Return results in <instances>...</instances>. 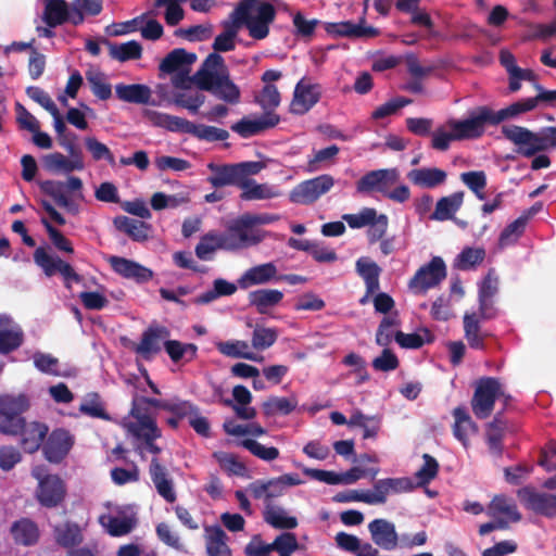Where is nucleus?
Returning <instances> with one entry per match:
<instances>
[{"instance_id": "7c9ffc66", "label": "nucleus", "mask_w": 556, "mask_h": 556, "mask_svg": "<svg viewBox=\"0 0 556 556\" xmlns=\"http://www.w3.org/2000/svg\"><path fill=\"white\" fill-rule=\"evenodd\" d=\"M498 280L489 273L479 287V311L484 319L494 317L493 298L497 293Z\"/></svg>"}, {"instance_id": "3c124183", "label": "nucleus", "mask_w": 556, "mask_h": 556, "mask_svg": "<svg viewBox=\"0 0 556 556\" xmlns=\"http://www.w3.org/2000/svg\"><path fill=\"white\" fill-rule=\"evenodd\" d=\"M165 351L174 363H189L195 358L198 348L192 343L168 340L165 341Z\"/></svg>"}, {"instance_id": "680f3d73", "label": "nucleus", "mask_w": 556, "mask_h": 556, "mask_svg": "<svg viewBox=\"0 0 556 556\" xmlns=\"http://www.w3.org/2000/svg\"><path fill=\"white\" fill-rule=\"evenodd\" d=\"M527 219L519 217L510 223L501 233L498 245L501 249L509 247L517 242L525 231Z\"/></svg>"}, {"instance_id": "774afa93", "label": "nucleus", "mask_w": 556, "mask_h": 556, "mask_svg": "<svg viewBox=\"0 0 556 556\" xmlns=\"http://www.w3.org/2000/svg\"><path fill=\"white\" fill-rule=\"evenodd\" d=\"M278 333L273 328L257 326L252 334V346L256 350H266L277 340Z\"/></svg>"}, {"instance_id": "4d7b16f0", "label": "nucleus", "mask_w": 556, "mask_h": 556, "mask_svg": "<svg viewBox=\"0 0 556 556\" xmlns=\"http://www.w3.org/2000/svg\"><path fill=\"white\" fill-rule=\"evenodd\" d=\"M33 359H34L35 367L43 374L59 376V377H68L72 375L71 372L61 371L59 369L58 358L53 357L50 354L36 352L33 355Z\"/></svg>"}, {"instance_id": "4be33fe9", "label": "nucleus", "mask_w": 556, "mask_h": 556, "mask_svg": "<svg viewBox=\"0 0 556 556\" xmlns=\"http://www.w3.org/2000/svg\"><path fill=\"white\" fill-rule=\"evenodd\" d=\"M397 179L399 172L395 168L372 170L358 180L356 188L359 192L377 190L384 194Z\"/></svg>"}, {"instance_id": "4468645a", "label": "nucleus", "mask_w": 556, "mask_h": 556, "mask_svg": "<svg viewBox=\"0 0 556 556\" xmlns=\"http://www.w3.org/2000/svg\"><path fill=\"white\" fill-rule=\"evenodd\" d=\"M124 429L135 440L136 451L143 457L146 453L159 454L161 448L154 444V440L161 435L155 421L147 420L144 424L122 420Z\"/></svg>"}, {"instance_id": "dca6fc26", "label": "nucleus", "mask_w": 556, "mask_h": 556, "mask_svg": "<svg viewBox=\"0 0 556 556\" xmlns=\"http://www.w3.org/2000/svg\"><path fill=\"white\" fill-rule=\"evenodd\" d=\"M321 86L303 77L294 87L290 112L296 115L307 113L320 99Z\"/></svg>"}, {"instance_id": "1a4fd4ad", "label": "nucleus", "mask_w": 556, "mask_h": 556, "mask_svg": "<svg viewBox=\"0 0 556 556\" xmlns=\"http://www.w3.org/2000/svg\"><path fill=\"white\" fill-rule=\"evenodd\" d=\"M496 125L494 111L488 106H480L469 113L464 119L451 118V127L457 134L459 141L477 139L481 137L485 130V125Z\"/></svg>"}, {"instance_id": "aec40b11", "label": "nucleus", "mask_w": 556, "mask_h": 556, "mask_svg": "<svg viewBox=\"0 0 556 556\" xmlns=\"http://www.w3.org/2000/svg\"><path fill=\"white\" fill-rule=\"evenodd\" d=\"M73 444L74 439L67 430L52 431L43 446L46 458L51 463H60L68 454Z\"/></svg>"}, {"instance_id": "338daca9", "label": "nucleus", "mask_w": 556, "mask_h": 556, "mask_svg": "<svg viewBox=\"0 0 556 556\" xmlns=\"http://www.w3.org/2000/svg\"><path fill=\"white\" fill-rule=\"evenodd\" d=\"M184 0H155V7H164V18L170 26L177 25L184 18L181 2Z\"/></svg>"}, {"instance_id": "2eb2a0df", "label": "nucleus", "mask_w": 556, "mask_h": 556, "mask_svg": "<svg viewBox=\"0 0 556 556\" xmlns=\"http://www.w3.org/2000/svg\"><path fill=\"white\" fill-rule=\"evenodd\" d=\"M100 525L112 536L126 535L137 523L136 510L132 506H116L110 513L99 517Z\"/></svg>"}, {"instance_id": "a18cd8bd", "label": "nucleus", "mask_w": 556, "mask_h": 556, "mask_svg": "<svg viewBox=\"0 0 556 556\" xmlns=\"http://www.w3.org/2000/svg\"><path fill=\"white\" fill-rule=\"evenodd\" d=\"M11 532L16 543L26 546L35 544L39 538L36 523L29 519H21L14 522Z\"/></svg>"}, {"instance_id": "a19ab883", "label": "nucleus", "mask_w": 556, "mask_h": 556, "mask_svg": "<svg viewBox=\"0 0 556 556\" xmlns=\"http://www.w3.org/2000/svg\"><path fill=\"white\" fill-rule=\"evenodd\" d=\"M453 416L455 418L454 435L464 446H467L469 438L477 432V426L464 407H456Z\"/></svg>"}, {"instance_id": "20e7f679", "label": "nucleus", "mask_w": 556, "mask_h": 556, "mask_svg": "<svg viewBox=\"0 0 556 556\" xmlns=\"http://www.w3.org/2000/svg\"><path fill=\"white\" fill-rule=\"evenodd\" d=\"M502 132L517 147V152L527 157L556 147V127L533 132L521 126L506 125L502 128Z\"/></svg>"}, {"instance_id": "f3484780", "label": "nucleus", "mask_w": 556, "mask_h": 556, "mask_svg": "<svg viewBox=\"0 0 556 556\" xmlns=\"http://www.w3.org/2000/svg\"><path fill=\"white\" fill-rule=\"evenodd\" d=\"M372 542L383 551H394L399 547L400 535L395 525L387 519H374L368 523Z\"/></svg>"}, {"instance_id": "bf43d9fd", "label": "nucleus", "mask_w": 556, "mask_h": 556, "mask_svg": "<svg viewBox=\"0 0 556 556\" xmlns=\"http://www.w3.org/2000/svg\"><path fill=\"white\" fill-rule=\"evenodd\" d=\"M241 445L247 448L252 455L264 460L273 462L280 455L279 450L275 446H266L256 440L245 439L241 442Z\"/></svg>"}, {"instance_id": "09e8293b", "label": "nucleus", "mask_w": 556, "mask_h": 556, "mask_svg": "<svg viewBox=\"0 0 556 556\" xmlns=\"http://www.w3.org/2000/svg\"><path fill=\"white\" fill-rule=\"evenodd\" d=\"M217 250H226L224 235L215 231L204 235L195 247V254L200 260L208 261Z\"/></svg>"}, {"instance_id": "cd10ccee", "label": "nucleus", "mask_w": 556, "mask_h": 556, "mask_svg": "<svg viewBox=\"0 0 556 556\" xmlns=\"http://www.w3.org/2000/svg\"><path fill=\"white\" fill-rule=\"evenodd\" d=\"M240 199L243 201L273 200L282 195V191L275 185L257 182L256 180L243 181Z\"/></svg>"}, {"instance_id": "13d9d810", "label": "nucleus", "mask_w": 556, "mask_h": 556, "mask_svg": "<svg viewBox=\"0 0 556 556\" xmlns=\"http://www.w3.org/2000/svg\"><path fill=\"white\" fill-rule=\"evenodd\" d=\"M54 532L56 542L65 547L79 544L83 540L80 528L74 523H65L56 527Z\"/></svg>"}, {"instance_id": "9b49d317", "label": "nucleus", "mask_w": 556, "mask_h": 556, "mask_svg": "<svg viewBox=\"0 0 556 556\" xmlns=\"http://www.w3.org/2000/svg\"><path fill=\"white\" fill-rule=\"evenodd\" d=\"M334 186V179L328 174L317 176L298 184L289 193L290 202L309 205L316 202Z\"/></svg>"}, {"instance_id": "f03ea898", "label": "nucleus", "mask_w": 556, "mask_h": 556, "mask_svg": "<svg viewBox=\"0 0 556 556\" xmlns=\"http://www.w3.org/2000/svg\"><path fill=\"white\" fill-rule=\"evenodd\" d=\"M276 11L273 4L258 0H240L229 18L240 28L245 26L250 37L265 39L274 22Z\"/></svg>"}, {"instance_id": "f8f14e48", "label": "nucleus", "mask_w": 556, "mask_h": 556, "mask_svg": "<svg viewBox=\"0 0 556 556\" xmlns=\"http://www.w3.org/2000/svg\"><path fill=\"white\" fill-rule=\"evenodd\" d=\"M33 477L38 480L37 498L47 507L56 506L65 495V486L56 475H48L42 466H36L31 470Z\"/></svg>"}, {"instance_id": "0eeeda50", "label": "nucleus", "mask_w": 556, "mask_h": 556, "mask_svg": "<svg viewBox=\"0 0 556 556\" xmlns=\"http://www.w3.org/2000/svg\"><path fill=\"white\" fill-rule=\"evenodd\" d=\"M446 265L442 257L433 256L429 263L420 266L409 279L408 290L415 295H425L438 287L446 277Z\"/></svg>"}, {"instance_id": "c85d7f7f", "label": "nucleus", "mask_w": 556, "mask_h": 556, "mask_svg": "<svg viewBox=\"0 0 556 556\" xmlns=\"http://www.w3.org/2000/svg\"><path fill=\"white\" fill-rule=\"evenodd\" d=\"M326 31L331 35L353 38H371L378 35V29L365 24L362 20L358 24L352 22L328 23Z\"/></svg>"}, {"instance_id": "f704fd0d", "label": "nucleus", "mask_w": 556, "mask_h": 556, "mask_svg": "<svg viewBox=\"0 0 556 556\" xmlns=\"http://www.w3.org/2000/svg\"><path fill=\"white\" fill-rule=\"evenodd\" d=\"M207 169L211 172V175L207 177V181L214 188H222L226 186H237L239 188V179L235 163L217 164L211 162L207 164Z\"/></svg>"}, {"instance_id": "0e129e2a", "label": "nucleus", "mask_w": 556, "mask_h": 556, "mask_svg": "<svg viewBox=\"0 0 556 556\" xmlns=\"http://www.w3.org/2000/svg\"><path fill=\"white\" fill-rule=\"evenodd\" d=\"M432 340L431 333L424 329L417 333H404L397 331L395 333V341L402 346L406 349H418L422 346L425 343H429Z\"/></svg>"}, {"instance_id": "c9c22d12", "label": "nucleus", "mask_w": 556, "mask_h": 556, "mask_svg": "<svg viewBox=\"0 0 556 556\" xmlns=\"http://www.w3.org/2000/svg\"><path fill=\"white\" fill-rule=\"evenodd\" d=\"M22 330L10 317L0 316V353L17 349L22 343Z\"/></svg>"}, {"instance_id": "37998d69", "label": "nucleus", "mask_w": 556, "mask_h": 556, "mask_svg": "<svg viewBox=\"0 0 556 556\" xmlns=\"http://www.w3.org/2000/svg\"><path fill=\"white\" fill-rule=\"evenodd\" d=\"M295 395L269 396L263 404L262 409L265 416L289 415L298 407Z\"/></svg>"}, {"instance_id": "e433bc0d", "label": "nucleus", "mask_w": 556, "mask_h": 556, "mask_svg": "<svg viewBox=\"0 0 556 556\" xmlns=\"http://www.w3.org/2000/svg\"><path fill=\"white\" fill-rule=\"evenodd\" d=\"M193 84H195V80L185 87H175L178 90L174 93V103L195 114L204 103L205 96L200 90L193 88Z\"/></svg>"}, {"instance_id": "4c0bfd02", "label": "nucleus", "mask_w": 556, "mask_h": 556, "mask_svg": "<svg viewBox=\"0 0 556 556\" xmlns=\"http://www.w3.org/2000/svg\"><path fill=\"white\" fill-rule=\"evenodd\" d=\"M464 202V192L457 191L438 200L430 219L444 222L453 219Z\"/></svg>"}, {"instance_id": "f257e3e1", "label": "nucleus", "mask_w": 556, "mask_h": 556, "mask_svg": "<svg viewBox=\"0 0 556 556\" xmlns=\"http://www.w3.org/2000/svg\"><path fill=\"white\" fill-rule=\"evenodd\" d=\"M195 85L201 90L210 91L217 99L235 104L240 100V89L230 79L224 59L211 53L201 68L194 74Z\"/></svg>"}, {"instance_id": "58836bf2", "label": "nucleus", "mask_w": 556, "mask_h": 556, "mask_svg": "<svg viewBox=\"0 0 556 556\" xmlns=\"http://www.w3.org/2000/svg\"><path fill=\"white\" fill-rule=\"evenodd\" d=\"M20 432L22 434L21 442L23 448L28 453H34L42 444V441L48 433V427L45 424L37 421L29 424L24 421V426Z\"/></svg>"}, {"instance_id": "c756f323", "label": "nucleus", "mask_w": 556, "mask_h": 556, "mask_svg": "<svg viewBox=\"0 0 556 556\" xmlns=\"http://www.w3.org/2000/svg\"><path fill=\"white\" fill-rule=\"evenodd\" d=\"M277 275V267L274 263H264L245 270L238 279L241 289H249L252 286L265 285L271 281Z\"/></svg>"}, {"instance_id": "473e14b6", "label": "nucleus", "mask_w": 556, "mask_h": 556, "mask_svg": "<svg viewBox=\"0 0 556 556\" xmlns=\"http://www.w3.org/2000/svg\"><path fill=\"white\" fill-rule=\"evenodd\" d=\"M204 540L208 556H231L227 534L219 526H205Z\"/></svg>"}, {"instance_id": "603ef678", "label": "nucleus", "mask_w": 556, "mask_h": 556, "mask_svg": "<svg viewBox=\"0 0 556 556\" xmlns=\"http://www.w3.org/2000/svg\"><path fill=\"white\" fill-rule=\"evenodd\" d=\"M453 141H459L457 134L451 127V118L431 132V147L438 151H446Z\"/></svg>"}, {"instance_id": "6e6552de", "label": "nucleus", "mask_w": 556, "mask_h": 556, "mask_svg": "<svg viewBox=\"0 0 556 556\" xmlns=\"http://www.w3.org/2000/svg\"><path fill=\"white\" fill-rule=\"evenodd\" d=\"M223 235L226 251H238L256 245L264 238L263 232L253 228L244 214L232 220Z\"/></svg>"}, {"instance_id": "864d4df0", "label": "nucleus", "mask_w": 556, "mask_h": 556, "mask_svg": "<svg viewBox=\"0 0 556 556\" xmlns=\"http://www.w3.org/2000/svg\"><path fill=\"white\" fill-rule=\"evenodd\" d=\"M189 202V194L180 192L177 194H165L163 192H155L151 198V206L155 211L164 208H176Z\"/></svg>"}, {"instance_id": "423d86ee", "label": "nucleus", "mask_w": 556, "mask_h": 556, "mask_svg": "<svg viewBox=\"0 0 556 556\" xmlns=\"http://www.w3.org/2000/svg\"><path fill=\"white\" fill-rule=\"evenodd\" d=\"M42 191L51 197L54 202L72 214L79 212L77 200H83V181L80 178L71 176L65 181L48 180L41 185Z\"/></svg>"}, {"instance_id": "bb28decb", "label": "nucleus", "mask_w": 556, "mask_h": 556, "mask_svg": "<svg viewBox=\"0 0 556 556\" xmlns=\"http://www.w3.org/2000/svg\"><path fill=\"white\" fill-rule=\"evenodd\" d=\"M518 494L530 509L546 516L556 515L555 495L535 492L527 488L520 490Z\"/></svg>"}, {"instance_id": "412c9836", "label": "nucleus", "mask_w": 556, "mask_h": 556, "mask_svg": "<svg viewBox=\"0 0 556 556\" xmlns=\"http://www.w3.org/2000/svg\"><path fill=\"white\" fill-rule=\"evenodd\" d=\"M149 473L157 494L166 502L174 503L177 498L174 480L157 458L151 460Z\"/></svg>"}, {"instance_id": "39448f33", "label": "nucleus", "mask_w": 556, "mask_h": 556, "mask_svg": "<svg viewBox=\"0 0 556 556\" xmlns=\"http://www.w3.org/2000/svg\"><path fill=\"white\" fill-rule=\"evenodd\" d=\"M30 400L24 393L0 394V432L17 434L24 426L23 414L28 410Z\"/></svg>"}, {"instance_id": "49530a36", "label": "nucleus", "mask_w": 556, "mask_h": 556, "mask_svg": "<svg viewBox=\"0 0 556 556\" xmlns=\"http://www.w3.org/2000/svg\"><path fill=\"white\" fill-rule=\"evenodd\" d=\"M68 4L65 0H45L43 21L50 27H55L67 21Z\"/></svg>"}, {"instance_id": "2f4dec72", "label": "nucleus", "mask_w": 556, "mask_h": 556, "mask_svg": "<svg viewBox=\"0 0 556 556\" xmlns=\"http://www.w3.org/2000/svg\"><path fill=\"white\" fill-rule=\"evenodd\" d=\"M486 514L497 520L504 519L506 526L508 522L520 520V514L517 510L515 501L505 495L494 496L486 509Z\"/></svg>"}, {"instance_id": "5fc2aeb1", "label": "nucleus", "mask_w": 556, "mask_h": 556, "mask_svg": "<svg viewBox=\"0 0 556 556\" xmlns=\"http://www.w3.org/2000/svg\"><path fill=\"white\" fill-rule=\"evenodd\" d=\"M225 30L219 34L213 43V49L219 52H227L235 49V39L239 27L232 20L224 23Z\"/></svg>"}, {"instance_id": "5701e85b", "label": "nucleus", "mask_w": 556, "mask_h": 556, "mask_svg": "<svg viewBox=\"0 0 556 556\" xmlns=\"http://www.w3.org/2000/svg\"><path fill=\"white\" fill-rule=\"evenodd\" d=\"M170 336L169 330L160 325L149 327L142 334L136 352L143 357H149L161 351L162 344L165 346V341H168Z\"/></svg>"}, {"instance_id": "9d476101", "label": "nucleus", "mask_w": 556, "mask_h": 556, "mask_svg": "<svg viewBox=\"0 0 556 556\" xmlns=\"http://www.w3.org/2000/svg\"><path fill=\"white\" fill-rule=\"evenodd\" d=\"M195 60L194 53H189L185 49H175L163 59L160 71L174 74L172 78L174 87H185L194 80V75L190 77L189 74Z\"/></svg>"}, {"instance_id": "a878e982", "label": "nucleus", "mask_w": 556, "mask_h": 556, "mask_svg": "<svg viewBox=\"0 0 556 556\" xmlns=\"http://www.w3.org/2000/svg\"><path fill=\"white\" fill-rule=\"evenodd\" d=\"M71 159L60 152L48 154L43 159L45 167L55 174H70L74 170H81L85 166L80 154L74 149Z\"/></svg>"}, {"instance_id": "c03bdc74", "label": "nucleus", "mask_w": 556, "mask_h": 556, "mask_svg": "<svg viewBox=\"0 0 556 556\" xmlns=\"http://www.w3.org/2000/svg\"><path fill=\"white\" fill-rule=\"evenodd\" d=\"M110 56L118 62L139 60L142 55V46L136 40L123 43L108 42Z\"/></svg>"}, {"instance_id": "ea45409f", "label": "nucleus", "mask_w": 556, "mask_h": 556, "mask_svg": "<svg viewBox=\"0 0 556 556\" xmlns=\"http://www.w3.org/2000/svg\"><path fill=\"white\" fill-rule=\"evenodd\" d=\"M219 353L232 358H244L253 362H262L263 357L255 354L249 343L243 340L218 341L215 343Z\"/></svg>"}, {"instance_id": "7ed1b4c3", "label": "nucleus", "mask_w": 556, "mask_h": 556, "mask_svg": "<svg viewBox=\"0 0 556 556\" xmlns=\"http://www.w3.org/2000/svg\"><path fill=\"white\" fill-rule=\"evenodd\" d=\"M143 116L155 127H161L172 132L188 134L200 140L223 141L229 136L228 131L225 129L204 124H195L186 118L150 109L143 111Z\"/></svg>"}, {"instance_id": "b1692460", "label": "nucleus", "mask_w": 556, "mask_h": 556, "mask_svg": "<svg viewBox=\"0 0 556 556\" xmlns=\"http://www.w3.org/2000/svg\"><path fill=\"white\" fill-rule=\"evenodd\" d=\"M166 400L135 397L132 400V407L130 414L123 418L130 422L144 424L147 420L155 421L153 410H165Z\"/></svg>"}, {"instance_id": "69168bd1", "label": "nucleus", "mask_w": 556, "mask_h": 556, "mask_svg": "<svg viewBox=\"0 0 556 556\" xmlns=\"http://www.w3.org/2000/svg\"><path fill=\"white\" fill-rule=\"evenodd\" d=\"M115 225L137 241L147 238V227L143 222L122 216L115 219Z\"/></svg>"}, {"instance_id": "a211bd4d", "label": "nucleus", "mask_w": 556, "mask_h": 556, "mask_svg": "<svg viewBox=\"0 0 556 556\" xmlns=\"http://www.w3.org/2000/svg\"><path fill=\"white\" fill-rule=\"evenodd\" d=\"M109 263L112 269L121 277L134 280L137 283H146L153 278V271L132 261L121 256H111Z\"/></svg>"}, {"instance_id": "e2e57ef3", "label": "nucleus", "mask_w": 556, "mask_h": 556, "mask_svg": "<svg viewBox=\"0 0 556 556\" xmlns=\"http://www.w3.org/2000/svg\"><path fill=\"white\" fill-rule=\"evenodd\" d=\"M464 329L469 345L473 349H482L483 338L480 334L479 319L475 314L464 316Z\"/></svg>"}, {"instance_id": "6e6d98bb", "label": "nucleus", "mask_w": 556, "mask_h": 556, "mask_svg": "<svg viewBox=\"0 0 556 556\" xmlns=\"http://www.w3.org/2000/svg\"><path fill=\"white\" fill-rule=\"evenodd\" d=\"M538 105V98H527L521 101L515 102L510 104L509 106L502 109L497 112H494L495 119L498 123L509 118L514 117L520 113L529 112L536 108Z\"/></svg>"}, {"instance_id": "de8ad7c7", "label": "nucleus", "mask_w": 556, "mask_h": 556, "mask_svg": "<svg viewBox=\"0 0 556 556\" xmlns=\"http://www.w3.org/2000/svg\"><path fill=\"white\" fill-rule=\"evenodd\" d=\"M356 270L365 281L367 293L378 291L380 268L375 262L366 257H361L356 262Z\"/></svg>"}, {"instance_id": "79ce46f5", "label": "nucleus", "mask_w": 556, "mask_h": 556, "mask_svg": "<svg viewBox=\"0 0 556 556\" xmlns=\"http://www.w3.org/2000/svg\"><path fill=\"white\" fill-rule=\"evenodd\" d=\"M264 520L277 529H294L298 526L295 517L290 516L283 507L274 504L265 505Z\"/></svg>"}, {"instance_id": "6ab92c4d", "label": "nucleus", "mask_w": 556, "mask_h": 556, "mask_svg": "<svg viewBox=\"0 0 556 556\" xmlns=\"http://www.w3.org/2000/svg\"><path fill=\"white\" fill-rule=\"evenodd\" d=\"M303 473L311 479L324 482L329 485L352 484L366 476V471L358 467H353L350 470L341 473L330 470L304 467Z\"/></svg>"}, {"instance_id": "ddd939ff", "label": "nucleus", "mask_w": 556, "mask_h": 556, "mask_svg": "<svg viewBox=\"0 0 556 556\" xmlns=\"http://www.w3.org/2000/svg\"><path fill=\"white\" fill-rule=\"evenodd\" d=\"M501 396H504V390L497 379L483 378L479 380L471 401L473 414L480 419L489 417L495 400Z\"/></svg>"}, {"instance_id": "72a5a7b5", "label": "nucleus", "mask_w": 556, "mask_h": 556, "mask_svg": "<svg viewBox=\"0 0 556 556\" xmlns=\"http://www.w3.org/2000/svg\"><path fill=\"white\" fill-rule=\"evenodd\" d=\"M116 97L124 102L135 104H150L152 90L143 84H117L115 85Z\"/></svg>"}, {"instance_id": "052dcab7", "label": "nucleus", "mask_w": 556, "mask_h": 556, "mask_svg": "<svg viewBox=\"0 0 556 556\" xmlns=\"http://www.w3.org/2000/svg\"><path fill=\"white\" fill-rule=\"evenodd\" d=\"M460 180L477 195L479 200H484V188L486 186V175L482 170H472L460 174Z\"/></svg>"}, {"instance_id": "393cba45", "label": "nucleus", "mask_w": 556, "mask_h": 556, "mask_svg": "<svg viewBox=\"0 0 556 556\" xmlns=\"http://www.w3.org/2000/svg\"><path fill=\"white\" fill-rule=\"evenodd\" d=\"M407 179L421 189H435L445 184L447 173L438 167H419L409 170Z\"/></svg>"}, {"instance_id": "8fccbe9b", "label": "nucleus", "mask_w": 556, "mask_h": 556, "mask_svg": "<svg viewBox=\"0 0 556 556\" xmlns=\"http://www.w3.org/2000/svg\"><path fill=\"white\" fill-rule=\"evenodd\" d=\"M283 298L282 292L274 289H260L250 292L249 302L260 313H265L268 307L277 305Z\"/></svg>"}]
</instances>
